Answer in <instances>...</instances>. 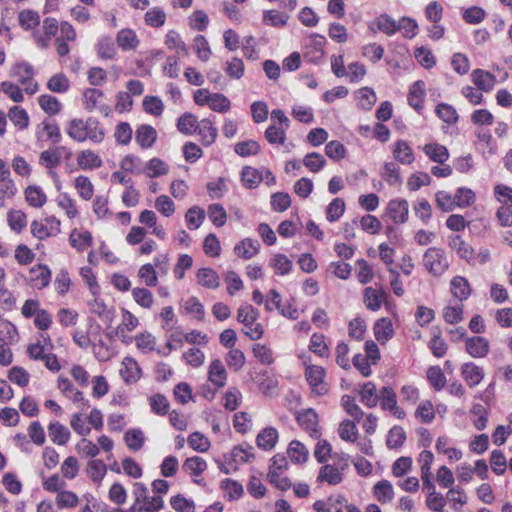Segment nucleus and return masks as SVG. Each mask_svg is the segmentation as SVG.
<instances>
[{
  "label": "nucleus",
  "instance_id": "f257e3e1",
  "mask_svg": "<svg viewBox=\"0 0 512 512\" xmlns=\"http://www.w3.org/2000/svg\"><path fill=\"white\" fill-rule=\"evenodd\" d=\"M259 312L250 304H243L237 310V320L244 326V334L251 340H258L264 334L263 326L257 322Z\"/></svg>",
  "mask_w": 512,
  "mask_h": 512
},
{
  "label": "nucleus",
  "instance_id": "f03ea898",
  "mask_svg": "<svg viewBox=\"0 0 512 512\" xmlns=\"http://www.w3.org/2000/svg\"><path fill=\"white\" fill-rule=\"evenodd\" d=\"M423 265L430 274L439 277L449 268V261L443 249L430 247L423 254Z\"/></svg>",
  "mask_w": 512,
  "mask_h": 512
},
{
  "label": "nucleus",
  "instance_id": "7ed1b4c3",
  "mask_svg": "<svg viewBox=\"0 0 512 512\" xmlns=\"http://www.w3.org/2000/svg\"><path fill=\"white\" fill-rule=\"evenodd\" d=\"M287 468L288 461L284 455L276 454L272 457L267 476L270 483L280 490H286L290 487V481L285 476Z\"/></svg>",
  "mask_w": 512,
  "mask_h": 512
},
{
  "label": "nucleus",
  "instance_id": "20e7f679",
  "mask_svg": "<svg viewBox=\"0 0 512 512\" xmlns=\"http://www.w3.org/2000/svg\"><path fill=\"white\" fill-rule=\"evenodd\" d=\"M10 75L24 87L27 94L34 95L38 91V84L34 80V68L28 62L16 63L11 68Z\"/></svg>",
  "mask_w": 512,
  "mask_h": 512
},
{
  "label": "nucleus",
  "instance_id": "39448f33",
  "mask_svg": "<svg viewBox=\"0 0 512 512\" xmlns=\"http://www.w3.org/2000/svg\"><path fill=\"white\" fill-rule=\"evenodd\" d=\"M304 375L314 396H324L328 393L329 388L325 380L326 371L322 366L307 365Z\"/></svg>",
  "mask_w": 512,
  "mask_h": 512
},
{
  "label": "nucleus",
  "instance_id": "423d86ee",
  "mask_svg": "<svg viewBox=\"0 0 512 512\" xmlns=\"http://www.w3.org/2000/svg\"><path fill=\"white\" fill-rule=\"evenodd\" d=\"M61 223L55 216H49L42 220H34L31 223V233L39 240L57 236L61 229Z\"/></svg>",
  "mask_w": 512,
  "mask_h": 512
},
{
  "label": "nucleus",
  "instance_id": "0eeeda50",
  "mask_svg": "<svg viewBox=\"0 0 512 512\" xmlns=\"http://www.w3.org/2000/svg\"><path fill=\"white\" fill-rule=\"evenodd\" d=\"M60 24L53 17H46L42 23V31L35 30L32 37L40 48H48L52 37L56 36Z\"/></svg>",
  "mask_w": 512,
  "mask_h": 512
},
{
  "label": "nucleus",
  "instance_id": "6e6552de",
  "mask_svg": "<svg viewBox=\"0 0 512 512\" xmlns=\"http://www.w3.org/2000/svg\"><path fill=\"white\" fill-rule=\"evenodd\" d=\"M103 99V92L96 88H88L83 93V103L86 110H97L103 115L108 116L111 109L104 103Z\"/></svg>",
  "mask_w": 512,
  "mask_h": 512
},
{
  "label": "nucleus",
  "instance_id": "1a4fd4ad",
  "mask_svg": "<svg viewBox=\"0 0 512 512\" xmlns=\"http://www.w3.org/2000/svg\"><path fill=\"white\" fill-rule=\"evenodd\" d=\"M59 30L60 36H58L55 40L56 51L60 57H65L70 52L68 42L75 41L77 34L74 27L67 21L60 23Z\"/></svg>",
  "mask_w": 512,
  "mask_h": 512
},
{
  "label": "nucleus",
  "instance_id": "9d476101",
  "mask_svg": "<svg viewBox=\"0 0 512 512\" xmlns=\"http://www.w3.org/2000/svg\"><path fill=\"white\" fill-rule=\"evenodd\" d=\"M58 389L74 403L79 404V407L84 410L90 406L89 400L86 399L83 393L74 387L72 382L65 377H59L57 381Z\"/></svg>",
  "mask_w": 512,
  "mask_h": 512
},
{
  "label": "nucleus",
  "instance_id": "9b49d317",
  "mask_svg": "<svg viewBox=\"0 0 512 512\" xmlns=\"http://www.w3.org/2000/svg\"><path fill=\"white\" fill-rule=\"evenodd\" d=\"M296 418L299 425L309 433L312 438L318 439L321 436L318 425V415L313 409L309 408L298 412Z\"/></svg>",
  "mask_w": 512,
  "mask_h": 512
},
{
  "label": "nucleus",
  "instance_id": "f8f14e48",
  "mask_svg": "<svg viewBox=\"0 0 512 512\" xmlns=\"http://www.w3.org/2000/svg\"><path fill=\"white\" fill-rule=\"evenodd\" d=\"M387 214L395 224H404L408 220L409 204L405 199H392L387 205Z\"/></svg>",
  "mask_w": 512,
  "mask_h": 512
},
{
  "label": "nucleus",
  "instance_id": "ddd939ff",
  "mask_svg": "<svg viewBox=\"0 0 512 512\" xmlns=\"http://www.w3.org/2000/svg\"><path fill=\"white\" fill-rule=\"evenodd\" d=\"M119 373L122 380L128 385L136 383L142 376L138 362L130 356L123 358Z\"/></svg>",
  "mask_w": 512,
  "mask_h": 512
},
{
  "label": "nucleus",
  "instance_id": "4468645a",
  "mask_svg": "<svg viewBox=\"0 0 512 512\" xmlns=\"http://www.w3.org/2000/svg\"><path fill=\"white\" fill-rule=\"evenodd\" d=\"M426 97V86L423 80L415 81L410 87L407 95L408 104L417 112L421 113L424 109V100Z\"/></svg>",
  "mask_w": 512,
  "mask_h": 512
},
{
  "label": "nucleus",
  "instance_id": "2eb2a0df",
  "mask_svg": "<svg viewBox=\"0 0 512 512\" xmlns=\"http://www.w3.org/2000/svg\"><path fill=\"white\" fill-rule=\"evenodd\" d=\"M465 350L473 358H484L490 351V343L482 336L468 337L465 339Z\"/></svg>",
  "mask_w": 512,
  "mask_h": 512
},
{
  "label": "nucleus",
  "instance_id": "dca6fc26",
  "mask_svg": "<svg viewBox=\"0 0 512 512\" xmlns=\"http://www.w3.org/2000/svg\"><path fill=\"white\" fill-rule=\"evenodd\" d=\"M36 138L38 141H51L53 144H58L62 136L57 123L51 120H44L37 127Z\"/></svg>",
  "mask_w": 512,
  "mask_h": 512
},
{
  "label": "nucleus",
  "instance_id": "f3484780",
  "mask_svg": "<svg viewBox=\"0 0 512 512\" xmlns=\"http://www.w3.org/2000/svg\"><path fill=\"white\" fill-rule=\"evenodd\" d=\"M397 22L389 14L383 13L370 22L368 27L372 32L379 31L387 36H393L398 31Z\"/></svg>",
  "mask_w": 512,
  "mask_h": 512
},
{
  "label": "nucleus",
  "instance_id": "a211bd4d",
  "mask_svg": "<svg viewBox=\"0 0 512 512\" xmlns=\"http://www.w3.org/2000/svg\"><path fill=\"white\" fill-rule=\"evenodd\" d=\"M471 80L477 89L486 93L491 92L497 84V78L494 74L480 68L472 71Z\"/></svg>",
  "mask_w": 512,
  "mask_h": 512
},
{
  "label": "nucleus",
  "instance_id": "6ab92c4d",
  "mask_svg": "<svg viewBox=\"0 0 512 512\" xmlns=\"http://www.w3.org/2000/svg\"><path fill=\"white\" fill-rule=\"evenodd\" d=\"M29 282L37 289L46 288L51 281V270L47 265L37 264L29 271Z\"/></svg>",
  "mask_w": 512,
  "mask_h": 512
},
{
  "label": "nucleus",
  "instance_id": "aec40b11",
  "mask_svg": "<svg viewBox=\"0 0 512 512\" xmlns=\"http://www.w3.org/2000/svg\"><path fill=\"white\" fill-rule=\"evenodd\" d=\"M373 332L375 339L380 344H386L394 336V327L391 319L387 317L378 319L373 326Z\"/></svg>",
  "mask_w": 512,
  "mask_h": 512
},
{
  "label": "nucleus",
  "instance_id": "412c9836",
  "mask_svg": "<svg viewBox=\"0 0 512 512\" xmlns=\"http://www.w3.org/2000/svg\"><path fill=\"white\" fill-rule=\"evenodd\" d=\"M394 159L403 165H410L414 162V153L411 146L405 140H397L392 145Z\"/></svg>",
  "mask_w": 512,
  "mask_h": 512
},
{
  "label": "nucleus",
  "instance_id": "4be33fe9",
  "mask_svg": "<svg viewBox=\"0 0 512 512\" xmlns=\"http://www.w3.org/2000/svg\"><path fill=\"white\" fill-rule=\"evenodd\" d=\"M208 380L217 388H222L227 382V372L220 359H214L208 367Z\"/></svg>",
  "mask_w": 512,
  "mask_h": 512
},
{
  "label": "nucleus",
  "instance_id": "5701e85b",
  "mask_svg": "<svg viewBox=\"0 0 512 512\" xmlns=\"http://www.w3.org/2000/svg\"><path fill=\"white\" fill-rule=\"evenodd\" d=\"M461 376L469 387H475L483 380L484 371L475 363L467 362L461 367Z\"/></svg>",
  "mask_w": 512,
  "mask_h": 512
},
{
  "label": "nucleus",
  "instance_id": "b1692460",
  "mask_svg": "<svg viewBox=\"0 0 512 512\" xmlns=\"http://www.w3.org/2000/svg\"><path fill=\"white\" fill-rule=\"evenodd\" d=\"M196 132L200 135L201 142L205 146L213 144L218 134V130L214 126V121L211 118H204L199 121Z\"/></svg>",
  "mask_w": 512,
  "mask_h": 512
},
{
  "label": "nucleus",
  "instance_id": "393cba45",
  "mask_svg": "<svg viewBox=\"0 0 512 512\" xmlns=\"http://www.w3.org/2000/svg\"><path fill=\"white\" fill-rule=\"evenodd\" d=\"M88 305L90 311L97 315L104 324H112L115 318V310L108 308L102 299L96 297Z\"/></svg>",
  "mask_w": 512,
  "mask_h": 512
},
{
  "label": "nucleus",
  "instance_id": "a878e982",
  "mask_svg": "<svg viewBox=\"0 0 512 512\" xmlns=\"http://www.w3.org/2000/svg\"><path fill=\"white\" fill-rule=\"evenodd\" d=\"M278 438L279 433L276 428L271 426L266 427L262 429L256 437L257 447L264 451H270L275 447Z\"/></svg>",
  "mask_w": 512,
  "mask_h": 512
},
{
  "label": "nucleus",
  "instance_id": "bb28decb",
  "mask_svg": "<svg viewBox=\"0 0 512 512\" xmlns=\"http://www.w3.org/2000/svg\"><path fill=\"white\" fill-rule=\"evenodd\" d=\"M156 139L157 131L151 125L142 124L137 128L135 141L141 148L148 149L152 147Z\"/></svg>",
  "mask_w": 512,
  "mask_h": 512
},
{
  "label": "nucleus",
  "instance_id": "cd10ccee",
  "mask_svg": "<svg viewBox=\"0 0 512 512\" xmlns=\"http://www.w3.org/2000/svg\"><path fill=\"white\" fill-rule=\"evenodd\" d=\"M260 249V243L256 239L245 238L234 246V253L242 259H251Z\"/></svg>",
  "mask_w": 512,
  "mask_h": 512
},
{
  "label": "nucleus",
  "instance_id": "c85d7f7f",
  "mask_svg": "<svg viewBox=\"0 0 512 512\" xmlns=\"http://www.w3.org/2000/svg\"><path fill=\"white\" fill-rule=\"evenodd\" d=\"M450 291L460 302L467 300L472 293L468 280L463 276H455L452 278L450 281Z\"/></svg>",
  "mask_w": 512,
  "mask_h": 512
},
{
  "label": "nucleus",
  "instance_id": "c756f323",
  "mask_svg": "<svg viewBox=\"0 0 512 512\" xmlns=\"http://www.w3.org/2000/svg\"><path fill=\"white\" fill-rule=\"evenodd\" d=\"M360 401L368 408L376 407L379 402V395L377 394L376 385L371 382H365L359 386L358 389Z\"/></svg>",
  "mask_w": 512,
  "mask_h": 512
},
{
  "label": "nucleus",
  "instance_id": "7c9ffc66",
  "mask_svg": "<svg viewBox=\"0 0 512 512\" xmlns=\"http://www.w3.org/2000/svg\"><path fill=\"white\" fill-rule=\"evenodd\" d=\"M48 434L51 441L59 446L66 445L71 436L69 429L58 421L49 424Z\"/></svg>",
  "mask_w": 512,
  "mask_h": 512
},
{
  "label": "nucleus",
  "instance_id": "2f4dec72",
  "mask_svg": "<svg viewBox=\"0 0 512 512\" xmlns=\"http://www.w3.org/2000/svg\"><path fill=\"white\" fill-rule=\"evenodd\" d=\"M85 134L86 140H90L95 144L101 143L105 138L104 128L94 117H89L85 120Z\"/></svg>",
  "mask_w": 512,
  "mask_h": 512
},
{
  "label": "nucleus",
  "instance_id": "473e14b6",
  "mask_svg": "<svg viewBox=\"0 0 512 512\" xmlns=\"http://www.w3.org/2000/svg\"><path fill=\"white\" fill-rule=\"evenodd\" d=\"M77 164L83 170H94L103 164L101 157L92 150H83L77 157Z\"/></svg>",
  "mask_w": 512,
  "mask_h": 512
},
{
  "label": "nucleus",
  "instance_id": "72a5a7b5",
  "mask_svg": "<svg viewBox=\"0 0 512 512\" xmlns=\"http://www.w3.org/2000/svg\"><path fill=\"white\" fill-rule=\"evenodd\" d=\"M384 292L372 287H366L363 292V300L366 308L370 311H378L384 300Z\"/></svg>",
  "mask_w": 512,
  "mask_h": 512
},
{
  "label": "nucleus",
  "instance_id": "f704fd0d",
  "mask_svg": "<svg viewBox=\"0 0 512 512\" xmlns=\"http://www.w3.org/2000/svg\"><path fill=\"white\" fill-rule=\"evenodd\" d=\"M373 495L381 504L389 503L394 498V488L390 481L382 479L373 486Z\"/></svg>",
  "mask_w": 512,
  "mask_h": 512
},
{
  "label": "nucleus",
  "instance_id": "c9c22d12",
  "mask_svg": "<svg viewBox=\"0 0 512 512\" xmlns=\"http://www.w3.org/2000/svg\"><path fill=\"white\" fill-rule=\"evenodd\" d=\"M70 245L79 252H83L92 245V234L87 231L72 230L69 236Z\"/></svg>",
  "mask_w": 512,
  "mask_h": 512
},
{
  "label": "nucleus",
  "instance_id": "e433bc0d",
  "mask_svg": "<svg viewBox=\"0 0 512 512\" xmlns=\"http://www.w3.org/2000/svg\"><path fill=\"white\" fill-rule=\"evenodd\" d=\"M199 285L208 289H217L220 286V278L212 268H200L196 274Z\"/></svg>",
  "mask_w": 512,
  "mask_h": 512
},
{
  "label": "nucleus",
  "instance_id": "4c0bfd02",
  "mask_svg": "<svg viewBox=\"0 0 512 512\" xmlns=\"http://www.w3.org/2000/svg\"><path fill=\"white\" fill-rule=\"evenodd\" d=\"M116 41L118 46L124 51L135 50L139 45V39L132 29H121L117 33Z\"/></svg>",
  "mask_w": 512,
  "mask_h": 512
},
{
  "label": "nucleus",
  "instance_id": "58836bf2",
  "mask_svg": "<svg viewBox=\"0 0 512 512\" xmlns=\"http://www.w3.org/2000/svg\"><path fill=\"white\" fill-rule=\"evenodd\" d=\"M423 151L433 162L444 164L449 159L448 149L441 144L428 143L423 147Z\"/></svg>",
  "mask_w": 512,
  "mask_h": 512
},
{
  "label": "nucleus",
  "instance_id": "ea45409f",
  "mask_svg": "<svg viewBox=\"0 0 512 512\" xmlns=\"http://www.w3.org/2000/svg\"><path fill=\"white\" fill-rule=\"evenodd\" d=\"M91 346L95 358L100 362H107L116 355L115 348L103 339L93 342Z\"/></svg>",
  "mask_w": 512,
  "mask_h": 512
},
{
  "label": "nucleus",
  "instance_id": "a19ab883",
  "mask_svg": "<svg viewBox=\"0 0 512 512\" xmlns=\"http://www.w3.org/2000/svg\"><path fill=\"white\" fill-rule=\"evenodd\" d=\"M19 25L26 31H35L40 24V15L37 11L24 9L18 15Z\"/></svg>",
  "mask_w": 512,
  "mask_h": 512
},
{
  "label": "nucleus",
  "instance_id": "79ce46f5",
  "mask_svg": "<svg viewBox=\"0 0 512 512\" xmlns=\"http://www.w3.org/2000/svg\"><path fill=\"white\" fill-rule=\"evenodd\" d=\"M86 473L94 483L100 484L107 473V465L100 459H92L87 464Z\"/></svg>",
  "mask_w": 512,
  "mask_h": 512
},
{
  "label": "nucleus",
  "instance_id": "37998d69",
  "mask_svg": "<svg viewBox=\"0 0 512 512\" xmlns=\"http://www.w3.org/2000/svg\"><path fill=\"white\" fill-rule=\"evenodd\" d=\"M165 11L158 6L149 8L144 14V22L147 26L152 28H160L166 22Z\"/></svg>",
  "mask_w": 512,
  "mask_h": 512
},
{
  "label": "nucleus",
  "instance_id": "c03bdc74",
  "mask_svg": "<svg viewBox=\"0 0 512 512\" xmlns=\"http://www.w3.org/2000/svg\"><path fill=\"white\" fill-rule=\"evenodd\" d=\"M241 180L246 188L253 189L263 181V174L261 170L251 166H245L241 171Z\"/></svg>",
  "mask_w": 512,
  "mask_h": 512
},
{
  "label": "nucleus",
  "instance_id": "a18cd8bd",
  "mask_svg": "<svg viewBox=\"0 0 512 512\" xmlns=\"http://www.w3.org/2000/svg\"><path fill=\"white\" fill-rule=\"evenodd\" d=\"M25 198L28 204L35 208H41L47 201V196L40 186H28L25 190Z\"/></svg>",
  "mask_w": 512,
  "mask_h": 512
},
{
  "label": "nucleus",
  "instance_id": "49530a36",
  "mask_svg": "<svg viewBox=\"0 0 512 512\" xmlns=\"http://www.w3.org/2000/svg\"><path fill=\"white\" fill-rule=\"evenodd\" d=\"M169 171L168 165L159 158H152L144 163V174L149 178H156L166 175Z\"/></svg>",
  "mask_w": 512,
  "mask_h": 512
},
{
  "label": "nucleus",
  "instance_id": "de8ad7c7",
  "mask_svg": "<svg viewBox=\"0 0 512 512\" xmlns=\"http://www.w3.org/2000/svg\"><path fill=\"white\" fill-rule=\"evenodd\" d=\"M182 468L186 473L196 478L207 469V462L202 457L193 456L185 460Z\"/></svg>",
  "mask_w": 512,
  "mask_h": 512
},
{
  "label": "nucleus",
  "instance_id": "09e8293b",
  "mask_svg": "<svg viewBox=\"0 0 512 512\" xmlns=\"http://www.w3.org/2000/svg\"><path fill=\"white\" fill-rule=\"evenodd\" d=\"M287 454L293 463L301 464L307 461L309 452L300 441L293 440L288 446Z\"/></svg>",
  "mask_w": 512,
  "mask_h": 512
},
{
  "label": "nucleus",
  "instance_id": "8fccbe9b",
  "mask_svg": "<svg viewBox=\"0 0 512 512\" xmlns=\"http://www.w3.org/2000/svg\"><path fill=\"white\" fill-rule=\"evenodd\" d=\"M61 162L60 148L55 147L40 153L39 164L46 169L57 168Z\"/></svg>",
  "mask_w": 512,
  "mask_h": 512
},
{
  "label": "nucleus",
  "instance_id": "3c124183",
  "mask_svg": "<svg viewBox=\"0 0 512 512\" xmlns=\"http://www.w3.org/2000/svg\"><path fill=\"white\" fill-rule=\"evenodd\" d=\"M381 175L390 186L402 184L400 167L396 162H385Z\"/></svg>",
  "mask_w": 512,
  "mask_h": 512
},
{
  "label": "nucleus",
  "instance_id": "603ef678",
  "mask_svg": "<svg viewBox=\"0 0 512 512\" xmlns=\"http://www.w3.org/2000/svg\"><path fill=\"white\" fill-rule=\"evenodd\" d=\"M137 349L143 354L156 350V338L150 332L139 333L134 337Z\"/></svg>",
  "mask_w": 512,
  "mask_h": 512
},
{
  "label": "nucleus",
  "instance_id": "864d4df0",
  "mask_svg": "<svg viewBox=\"0 0 512 512\" xmlns=\"http://www.w3.org/2000/svg\"><path fill=\"white\" fill-rule=\"evenodd\" d=\"M124 441L130 450L139 451L145 442L144 433L139 428L129 429L124 434Z\"/></svg>",
  "mask_w": 512,
  "mask_h": 512
},
{
  "label": "nucleus",
  "instance_id": "5fc2aeb1",
  "mask_svg": "<svg viewBox=\"0 0 512 512\" xmlns=\"http://www.w3.org/2000/svg\"><path fill=\"white\" fill-rule=\"evenodd\" d=\"M446 500H448L451 503L452 508L456 512H460L462 510V507L467 504L468 497L465 494L463 488L456 486L448 490Z\"/></svg>",
  "mask_w": 512,
  "mask_h": 512
},
{
  "label": "nucleus",
  "instance_id": "6e6d98bb",
  "mask_svg": "<svg viewBox=\"0 0 512 512\" xmlns=\"http://www.w3.org/2000/svg\"><path fill=\"white\" fill-rule=\"evenodd\" d=\"M66 133L70 138L77 142H85V120L74 118L70 120L66 127Z\"/></svg>",
  "mask_w": 512,
  "mask_h": 512
},
{
  "label": "nucleus",
  "instance_id": "4d7b16f0",
  "mask_svg": "<svg viewBox=\"0 0 512 512\" xmlns=\"http://www.w3.org/2000/svg\"><path fill=\"white\" fill-rule=\"evenodd\" d=\"M318 480L330 485H337L342 481V474L337 467L326 464L320 468Z\"/></svg>",
  "mask_w": 512,
  "mask_h": 512
},
{
  "label": "nucleus",
  "instance_id": "13d9d810",
  "mask_svg": "<svg viewBox=\"0 0 512 512\" xmlns=\"http://www.w3.org/2000/svg\"><path fill=\"white\" fill-rule=\"evenodd\" d=\"M355 97L358 106L363 110H370L376 103L377 97L372 88L362 87L356 91Z\"/></svg>",
  "mask_w": 512,
  "mask_h": 512
},
{
  "label": "nucleus",
  "instance_id": "bf43d9fd",
  "mask_svg": "<svg viewBox=\"0 0 512 512\" xmlns=\"http://www.w3.org/2000/svg\"><path fill=\"white\" fill-rule=\"evenodd\" d=\"M206 213L199 206H192L185 214V221L190 230L198 229L204 222Z\"/></svg>",
  "mask_w": 512,
  "mask_h": 512
},
{
  "label": "nucleus",
  "instance_id": "052dcab7",
  "mask_svg": "<svg viewBox=\"0 0 512 512\" xmlns=\"http://www.w3.org/2000/svg\"><path fill=\"white\" fill-rule=\"evenodd\" d=\"M120 168L131 174H144V162L135 155L125 156L120 162Z\"/></svg>",
  "mask_w": 512,
  "mask_h": 512
},
{
  "label": "nucleus",
  "instance_id": "680f3d73",
  "mask_svg": "<svg viewBox=\"0 0 512 512\" xmlns=\"http://www.w3.org/2000/svg\"><path fill=\"white\" fill-rule=\"evenodd\" d=\"M231 458L236 465L249 462L254 459V448L249 444L236 446L231 451Z\"/></svg>",
  "mask_w": 512,
  "mask_h": 512
},
{
  "label": "nucleus",
  "instance_id": "e2e57ef3",
  "mask_svg": "<svg viewBox=\"0 0 512 512\" xmlns=\"http://www.w3.org/2000/svg\"><path fill=\"white\" fill-rule=\"evenodd\" d=\"M165 45L175 50L178 55L186 56L188 54V48L185 42L181 39L179 33L174 30H169L165 36Z\"/></svg>",
  "mask_w": 512,
  "mask_h": 512
},
{
  "label": "nucleus",
  "instance_id": "0e129e2a",
  "mask_svg": "<svg viewBox=\"0 0 512 512\" xmlns=\"http://www.w3.org/2000/svg\"><path fill=\"white\" fill-rule=\"evenodd\" d=\"M309 350L321 358H328L329 347L325 342V336L320 333L312 334L309 343Z\"/></svg>",
  "mask_w": 512,
  "mask_h": 512
},
{
  "label": "nucleus",
  "instance_id": "69168bd1",
  "mask_svg": "<svg viewBox=\"0 0 512 512\" xmlns=\"http://www.w3.org/2000/svg\"><path fill=\"white\" fill-rule=\"evenodd\" d=\"M224 71L231 79L238 80L242 78L245 72L243 60L238 57H232L226 61Z\"/></svg>",
  "mask_w": 512,
  "mask_h": 512
},
{
  "label": "nucleus",
  "instance_id": "338daca9",
  "mask_svg": "<svg viewBox=\"0 0 512 512\" xmlns=\"http://www.w3.org/2000/svg\"><path fill=\"white\" fill-rule=\"evenodd\" d=\"M449 247L456 251L462 259L469 260L472 255L471 247L462 239L460 235H453L449 238Z\"/></svg>",
  "mask_w": 512,
  "mask_h": 512
},
{
  "label": "nucleus",
  "instance_id": "774afa93",
  "mask_svg": "<svg viewBox=\"0 0 512 512\" xmlns=\"http://www.w3.org/2000/svg\"><path fill=\"white\" fill-rule=\"evenodd\" d=\"M198 119L191 113H184L178 118L177 128L186 135H191L197 131Z\"/></svg>",
  "mask_w": 512,
  "mask_h": 512
}]
</instances>
